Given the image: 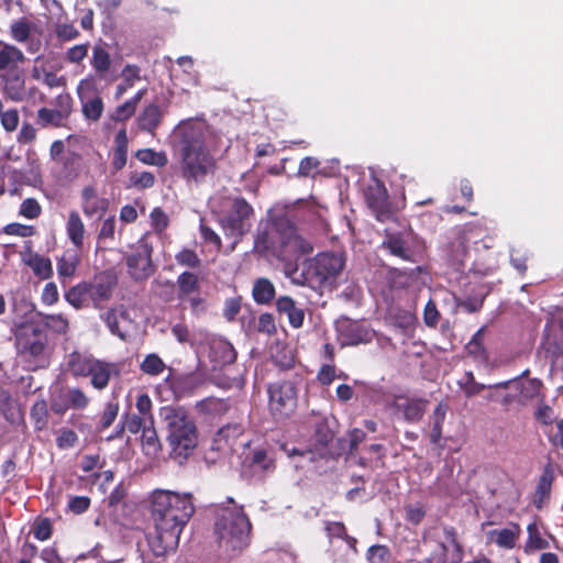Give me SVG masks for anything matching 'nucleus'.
Returning a JSON list of instances; mask_svg holds the SVG:
<instances>
[{
    "instance_id": "48",
    "label": "nucleus",
    "mask_w": 563,
    "mask_h": 563,
    "mask_svg": "<svg viewBox=\"0 0 563 563\" xmlns=\"http://www.w3.org/2000/svg\"><path fill=\"white\" fill-rule=\"evenodd\" d=\"M11 37L19 42L24 43L31 35V25L25 18L14 21L10 26Z\"/></svg>"
},
{
    "instance_id": "46",
    "label": "nucleus",
    "mask_w": 563,
    "mask_h": 563,
    "mask_svg": "<svg viewBox=\"0 0 563 563\" xmlns=\"http://www.w3.org/2000/svg\"><path fill=\"white\" fill-rule=\"evenodd\" d=\"M54 109L60 113L67 121L69 120L74 110V99L69 92H60L53 100Z\"/></svg>"
},
{
    "instance_id": "25",
    "label": "nucleus",
    "mask_w": 563,
    "mask_h": 563,
    "mask_svg": "<svg viewBox=\"0 0 563 563\" xmlns=\"http://www.w3.org/2000/svg\"><path fill=\"white\" fill-rule=\"evenodd\" d=\"M209 357L214 366H225L235 362L236 352L229 341L214 339L210 343Z\"/></svg>"
},
{
    "instance_id": "24",
    "label": "nucleus",
    "mask_w": 563,
    "mask_h": 563,
    "mask_svg": "<svg viewBox=\"0 0 563 563\" xmlns=\"http://www.w3.org/2000/svg\"><path fill=\"white\" fill-rule=\"evenodd\" d=\"M195 409L198 415L213 420L222 418L230 410V402L228 399L207 397L196 402Z\"/></svg>"
},
{
    "instance_id": "28",
    "label": "nucleus",
    "mask_w": 563,
    "mask_h": 563,
    "mask_svg": "<svg viewBox=\"0 0 563 563\" xmlns=\"http://www.w3.org/2000/svg\"><path fill=\"white\" fill-rule=\"evenodd\" d=\"M19 344L24 353L33 357L42 355L47 345V335L37 328H33L30 334L24 333L19 338Z\"/></svg>"
},
{
    "instance_id": "52",
    "label": "nucleus",
    "mask_w": 563,
    "mask_h": 563,
    "mask_svg": "<svg viewBox=\"0 0 563 563\" xmlns=\"http://www.w3.org/2000/svg\"><path fill=\"white\" fill-rule=\"evenodd\" d=\"M252 465L258 466L264 472L274 471L275 460L269 457L266 450L260 449L255 450L251 457Z\"/></svg>"
},
{
    "instance_id": "13",
    "label": "nucleus",
    "mask_w": 563,
    "mask_h": 563,
    "mask_svg": "<svg viewBox=\"0 0 563 563\" xmlns=\"http://www.w3.org/2000/svg\"><path fill=\"white\" fill-rule=\"evenodd\" d=\"M539 354L553 365L563 355V320L550 319L543 331Z\"/></svg>"
},
{
    "instance_id": "45",
    "label": "nucleus",
    "mask_w": 563,
    "mask_h": 563,
    "mask_svg": "<svg viewBox=\"0 0 563 563\" xmlns=\"http://www.w3.org/2000/svg\"><path fill=\"white\" fill-rule=\"evenodd\" d=\"M334 438V432L330 428L327 419L319 420L314 426L313 439L316 443L320 446L324 448L330 442H332Z\"/></svg>"
},
{
    "instance_id": "23",
    "label": "nucleus",
    "mask_w": 563,
    "mask_h": 563,
    "mask_svg": "<svg viewBox=\"0 0 563 563\" xmlns=\"http://www.w3.org/2000/svg\"><path fill=\"white\" fill-rule=\"evenodd\" d=\"M25 60L26 57L19 47L0 41V74L22 67Z\"/></svg>"
},
{
    "instance_id": "20",
    "label": "nucleus",
    "mask_w": 563,
    "mask_h": 563,
    "mask_svg": "<svg viewBox=\"0 0 563 563\" xmlns=\"http://www.w3.org/2000/svg\"><path fill=\"white\" fill-rule=\"evenodd\" d=\"M512 386L517 391V402L526 406L533 400H542L543 383L538 378H529L526 380L510 379Z\"/></svg>"
},
{
    "instance_id": "19",
    "label": "nucleus",
    "mask_w": 563,
    "mask_h": 563,
    "mask_svg": "<svg viewBox=\"0 0 563 563\" xmlns=\"http://www.w3.org/2000/svg\"><path fill=\"white\" fill-rule=\"evenodd\" d=\"M486 325L479 328L465 344L464 351L477 366L487 367L489 365V352L484 343Z\"/></svg>"
},
{
    "instance_id": "38",
    "label": "nucleus",
    "mask_w": 563,
    "mask_h": 563,
    "mask_svg": "<svg viewBox=\"0 0 563 563\" xmlns=\"http://www.w3.org/2000/svg\"><path fill=\"white\" fill-rule=\"evenodd\" d=\"M166 380L177 398L190 394L194 389L195 378L191 374L169 376Z\"/></svg>"
},
{
    "instance_id": "47",
    "label": "nucleus",
    "mask_w": 563,
    "mask_h": 563,
    "mask_svg": "<svg viewBox=\"0 0 563 563\" xmlns=\"http://www.w3.org/2000/svg\"><path fill=\"white\" fill-rule=\"evenodd\" d=\"M147 424L148 419H146L145 417L136 413H125L123 416L121 431H123L126 428L129 432H131L132 434H136L140 431H142Z\"/></svg>"
},
{
    "instance_id": "4",
    "label": "nucleus",
    "mask_w": 563,
    "mask_h": 563,
    "mask_svg": "<svg viewBox=\"0 0 563 563\" xmlns=\"http://www.w3.org/2000/svg\"><path fill=\"white\" fill-rule=\"evenodd\" d=\"M159 419L167 430V441L175 459H186L197 446L198 431L188 411L180 406L159 408Z\"/></svg>"
},
{
    "instance_id": "9",
    "label": "nucleus",
    "mask_w": 563,
    "mask_h": 563,
    "mask_svg": "<svg viewBox=\"0 0 563 563\" xmlns=\"http://www.w3.org/2000/svg\"><path fill=\"white\" fill-rule=\"evenodd\" d=\"M176 288L177 299L183 309L188 305L195 316L203 314L207 311V299L201 295L200 280L196 273L185 271L179 274Z\"/></svg>"
},
{
    "instance_id": "34",
    "label": "nucleus",
    "mask_w": 563,
    "mask_h": 563,
    "mask_svg": "<svg viewBox=\"0 0 563 563\" xmlns=\"http://www.w3.org/2000/svg\"><path fill=\"white\" fill-rule=\"evenodd\" d=\"M67 122L55 109L42 107L36 111L35 123L40 129H59L66 126Z\"/></svg>"
},
{
    "instance_id": "10",
    "label": "nucleus",
    "mask_w": 563,
    "mask_h": 563,
    "mask_svg": "<svg viewBox=\"0 0 563 563\" xmlns=\"http://www.w3.org/2000/svg\"><path fill=\"white\" fill-rule=\"evenodd\" d=\"M76 92L85 120L89 122H98L102 117L104 102L97 76L88 75L82 78L77 85Z\"/></svg>"
},
{
    "instance_id": "33",
    "label": "nucleus",
    "mask_w": 563,
    "mask_h": 563,
    "mask_svg": "<svg viewBox=\"0 0 563 563\" xmlns=\"http://www.w3.org/2000/svg\"><path fill=\"white\" fill-rule=\"evenodd\" d=\"M66 232L69 241L77 249H81L85 239V224L76 210H73L68 214L66 222Z\"/></svg>"
},
{
    "instance_id": "40",
    "label": "nucleus",
    "mask_w": 563,
    "mask_h": 563,
    "mask_svg": "<svg viewBox=\"0 0 563 563\" xmlns=\"http://www.w3.org/2000/svg\"><path fill=\"white\" fill-rule=\"evenodd\" d=\"M165 368L164 361L156 353L147 354L140 364V369L150 376H158Z\"/></svg>"
},
{
    "instance_id": "64",
    "label": "nucleus",
    "mask_w": 563,
    "mask_h": 563,
    "mask_svg": "<svg viewBox=\"0 0 563 563\" xmlns=\"http://www.w3.org/2000/svg\"><path fill=\"white\" fill-rule=\"evenodd\" d=\"M45 325L57 334H65L68 331V321L60 314H52L45 318Z\"/></svg>"
},
{
    "instance_id": "16",
    "label": "nucleus",
    "mask_w": 563,
    "mask_h": 563,
    "mask_svg": "<svg viewBox=\"0 0 563 563\" xmlns=\"http://www.w3.org/2000/svg\"><path fill=\"white\" fill-rule=\"evenodd\" d=\"M0 84L4 96L14 102H21L26 97V74L22 67L0 74Z\"/></svg>"
},
{
    "instance_id": "5",
    "label": "nucleus",
    "mask_w": 563,
    "mask_h": 563,
    "mask_svg": "<svg viewBox=\"0 0 563 563\" xmlns=\"http://www.w3.org/2000/svg\"><path fill=\"white\" fill-rule=\"evenodd\" d=\"M118 286V276L112 271H103L90 280L73 286L65 294V299L76 309L87 307L89 303L96 309H102L112 298Z\"/></svg>"
},
{
    "instance_id": "2",
    "label": "nucleus",
    "mask_w": 563,
    "mask_h": 563,
    "mask_svg": "<svg viewBox=\"0 0 563 563\" xmlns=\"http://www.w3.org/2000/svg\"><path fill=\"white\" fill-rule=\"evenodd\" d=\"M150 512L155 532L147 538L155 556L177 549L180 534L195 512L191 494L154 489L150 495Z\"/></svg>"
},
{
    "instance_id": "57",
    "label": "nucleus",
    "mask_w": 563,
    "mask_h": 563,
    "mask_svg": "<svg viewBox=\"0 0 563 563\" xmlns=\"http://www.w3.org/2000/svg\"><path fill=\"white\" fill-rule=\"evenodd\" d=\"M0 412L10 424H18L23 420V413L13 399L5 407H1Z\"/></svg>"
},
{
    "instance_id": "60",
    "label": "nucleus",
    "mask_w": 563,
    "mask_h": 563,
    "mask_svg": "<svg viewBox=\"0 0 563 563\" xmlns=\"http://www.w3.org/2000/svg\"><path fill=\"white\" fill-rule=\"evenodd\" d=\"M256 330L257 332L266 334L268 336L276 334L277 329L274 316L268 312L262 313L258 317Z\"/></svg>"
},
{
    "instance_id": "44",
    "label": "nucleus",
    "mask_w": 563,
    "mask_h": 563,
    "mask_svg": "<svg viewBox=\"0 0 563 563\" xmlns=\"http://www.w3.org/2000/svg\"><path fill=\"white\" fill-rule=\"evenodd\" d=\"M91 66L102 77L111 66L109 53L104 48L96 46L92 52Z\"/></svg>"
},
{
    "instance_id": "35",
    "label": "nucleus",
    "mask_w": 563,
    "mask_h": 563,
    "mask_svg": "<svg viewBox=\"0 0 563 563\" xmlns=\"http://www.w3.org/2000/svg\"><path fill=\"white\" fill-rule=\"evenodd\" d=\"M275 286L274 284L266 277L257 278L254 282L252 296L256 303L258 305H268L275 298Z\"/></svg>"
},
{
    "instance_id": "41",
    "label": "nucleus",
    "mask_w": 563,
    "mask_h": 563,
    "mask_svg": "<svg viewBox=\"0 0 563 563\" xmlns=\"http://www.w3.org/2000/svg\"><path fill=\"white\" fill-rule=\"evenodd\" d=\"M364 451L371 454V456H360L357 464L362 467H369L373 465V463H383L385 456H386V450L383 444H371L368 446L364 448Z\"/></svg>"
},
{
    "instance_id": "29",
    "label": "nucleus",
    "mask_w": 563,
    "mask_h": 563,
    "mask_svg": "<svg viewBox=\"0 0 563 563\" xmlns=\"http://www.w3.org/2000/svg\"><path fill=\"white\" fill-rule=\"evenodd\" d=\"M113 374H119L117 364L97 360L89 374L90 383L93 388L103 390Z\"/></svg>"
},
{
    "instance_id": "8",
    "label": "nucleus",
    "mask_w": 563,
    "mask_h": 563,
    "mask_svg": "<svg viewBox=\"0 0 563 563\" xmlns=\"http://www.w3.org/2000/svg\"><path fill=\"white\" fill-rule=\"evenodd\" d=\"M302 380L300 374L292 379L278 380L268 384V409L276 419H286L297 407V385Z\"/></svg>"
},
{
    "instance_id": "11",
    "label": "nucleus",
    "mask_w": 563,
    "mask_h": 563,
    "mask_svg": "<svg viewBox=\"0 0 563 563\" xmlns=\"http://www.w3.org/2000/svg\"><path fill=\"white\" fill-rule=\"evenodd\" d=\"M380 247L390 256L410 263L418 262L421 253L420 242L412 232L385 231Z\"/></svg>"
},
{
    "instance_id": "43",
    "label": "nucleus",
    "mask_w": 563,
    "mask_h": 563,
    "mask_svg": "<svg viewBox=\"0 0 563 563\" xmlns=\"http://www.w3.org/2000/svg\"><path fill=\"white\" fill-rule=\"evenodd\" d=\"M141 442L143 449L146 451V454H155L158 452V450L161 449V443L157 432L154 429L153 424L148 423L142 430Z\"/></svg>"
},
{
    "instance_id": "7",
    "label": "nucleus",
    "mask_w": 563,
    "mask_h": 563,
    "mask_svg": "<svg viewBox=\"0 0 563 563\" xmlns=\"http://www.w3.org/2000/svg\"><path fill=\"white\" fill-rule=\"evenodd\" d=\"M227 205L228 208L221 214L219 222L224 235L234 240V246L251 230L254 209L243 197H229Z\"/></svg>"
},
{
    "instance_id": "30",
    "label": "nucleus",
    "mask_w": 563,
    "mask_h": 563,
    "mask_svg": "<svg viewBox=\"0 0 563 563\" xmlns=\"http://www.w3.org/2000/svg\"><path fill=\"white\" fill-rule=\"evenodd\" d=\"M554 465L552 462H548L542 470V474L539 477V481L536 486L534 495V504L537 508H541L543 503L550 498L552 484L554 482Z\"/></svg>"
},
{
    "instance_id": "17",
    "label": "nucleus",
    "mask_w": 563,
    "mask_h": 563,
    "mask_svg": "<svg viewBox=\"0 0 563 563\" xmlns=\"http://www.w3.org/2000/svg\"><path fill=\"white\" fill-rule=\"evenodd\" d=\"M109 208V200L98 195L92 185L85 186L81 190V209L87 218L103 216Z\"/></svg>"
},
{
    "instance_id": "63",
    "label": "nucleus",
    "mask_w": 563,
    "mask_h": 563,
    "mask_svg": "<svg viewBox=\"0 0 563 563\" xmlns=\"http://www.w3.org/2000/svg\"><path fill=\"white\" fill-rule=\"evenodd\" d=\"M544 432L553 446L563 449V420L555 421Z\"/></svg>"
},
{
    "instance_id": "32",
    "label": "nucleus",
    "mask_w": 563,
    "mask_h": 563,
    "mask_svg": "<svg viewBox=\"0 0 563 563\" xmlns=\"http://www.w3.org/2000/svg\"><path fill=\"white\" fill-rule=\"evenodd\" d=\"M97 358L73 352L68 356V368L74 377H88Z\"/></svg>"
},
{
    "instance_id": "15",
    "label": "nucleus",
    "mask_w": 563,
    "mask_h": 563,
    "mask_svg": "<svg viewBox=\"0 0 563 563\" xmlns=\"http://www.w3.org/2000/svg\"><path fill=\"white\" fill-rule=\"evenodd\" d=\"M427 401L421 398H411L406 395L394 396L389 408L395 415L401 413L405 421L418 422L424 415Z\"/></svg>"
},
{
    "instance_id": "27",
    "label": "nucleus",
    "mask_w": 563,
    "mask_h": 563,
    "mask_svg": "<svg viewBox=\"0 0 563 563\" xmlns=\"http://www.w3.org/2000/svg\"><path fill=\"white\" fill-rule=\"evenodd\" d=\"M163 120V111L156 103H150L141 111L137 117V128L151 135L156 134L157 128L161 125Z\"/></svg>"
},
{
    "instance_id": "42",
    "label": "nucleus",
    "mask_w": 563,
    "mask_h": 563,
    "mask_svg": "<svg viewBox=\"0 0 563 563\" xmlns=\"http://www.w3.org/2000/svg\"><path fill=\"white\" fill-rule=\"evenodd\" d=\"M135 157L143 164L163 167L167 164V156L163 152H156L153 148H142L135 152Z\"/></svg>"
},
{
    "instance_id": "18",
    "label": "nucleus",
    "mask_w": 563,
    "mask_h": 563,
    "mask_svg": "<svg viewBox=\"0 0 563 563\" xmlns=\"http://www.w3.org/2000/svg\"><path fill=\"white\" fill-rule=\"evenodd\" d=\"M128 272L135 280L147 278L154 271L151 260V251L144 247L142 251L130 254L126 257Z\"/></svg>"
},
{
    "instance_id": "3",
    "label": "nucleus",
    "mask_w": 563,
    "mask_h": 563,
    "mask_svg": "<svg viewBox=\"0 0 563 563\" xmlns=\"http://www.w3.org/2000/svg\"><path fill=\"white\" fill-rule=\"evenodd\" d=\"M180 144V175L188 184H201L207 177L213 176L218 162L205 142V132L200 124L192 120L179 123L175 131Z\"/></svg>"
},
{
    "instance_id": "61",
    "label": "nucleus",
    "mask_w": 563,
    "mask_h": 563,
    "mask_svg": "<svg viewBox=\"0 0 563 563\" xmlns=\"http://www.w3.org/2000/svg\"><path fill=\"white\" fill-rule=\"evenodd\" d=\"M42 208L36 199L26 198L20 206L19 213L26 219H36L40 217Z\"/></svg>"
},
{
    "instance_id": "49",
    "label": "nucleus",
    "mask_w": 563,
    "mask_h": 563,
    "mask_svg": "<svg viewBox=\"0 0 563 563\" xmlns=\"http://www.w3.org/2000/svg\"><path fill=\"white\" fill-rule=\"evenodd\" d=\"M31 419L36 430H43L47 424V405L44 400L36 401L31 408Z\"/></svg>"
},
{
    "instance_id": "59",
    "label": "nucleus",
    "mask_w": 563,
    "mask_h": 563,
    "mask_svg": "<svg viewBox=\"0 0 563 563\" xmlns=\"http://www.w3.org/2000/svg\"><path fill=\"white\" fill-rule=\"evenodd\" d=\"M54 31L62 42L73 41L79 36V31L73 23H56Z\"/></svg>"
},
{
    "instance_id": "26",
    "label": "nucleus",
    "mask_w": 563,
    "mask_h": 563,
    "mask_svg": "<svg viewBox=\"0 0 563 563\" xmlns=\"http://www.w3.org/2000/svg\"><path fill=\"white\" fill-rule=\"evenodd\" d=\"M521 534L518 523L511 522L508 528L495 529L487 532L488 542H493L503 549H514Z\"/></svg>"
},
{
    "instance_id": "1",
    "label": "nucleus",
    "mask_w": 563,
    "mask_h": 563,
    "mask_svg": "<svg viewBox=\"0 0 563 563\" xmlns=\"http://www.w3.org/2000/svg\"><path fill=\"white\" fill-rule=\"evenodd\" d=\"M254 252L261 257L287 263L286 275L292 283L322 292L331 289L344 267V258L333 252H323L303 263L302 269L290 263L313 252V244L302 236L287 217H276L260 225L254 238Z\"/></svg>"
},
{
    "instance_id": "39",
    "label": "nucleus",
    "mask_w": 563,
    "mask_h": 563,
    "mask_svg": "<svg viewBox=\"0 0 563 563\" xmlns=\"http://www.w3.org/2000/svg\"><path fill=\"white\" fill-rule=\"evenodd\" d=\"M122 77L123 81L115 88V99H120L128 89L134 86L135 81L140 80V67L136 65H126L122 70Z\"/></svg>"
},
{
    "instance_id": "62",
    "label": "nucleus",
    "mask_w": 563,
    "mask_h": 563,
    "mask_svg": "<svg viewBox=\"0 0 563 563\" xmlns=\"http://www.w3.org/2000/svg\"><path fill=\"white\" fill-rule=\"evenodd\" d=\"M67 401L70 408L85 409L89 404V398L79 388H71L67 393Z\"/></svg>"
},
{
    "instance_id": "6",
    "label": "nucleus",
    "mask_w": 563,
    "mask_h": 563,
    "mask_svg": "<svg viewBox=\"0 0 563 563\" xmlns=\"http://www.w3.org/2000/svg\"><path fill=\"white\" fill-rule=\"evenodd\" d=\"M251 522L242 507L222 509L214 525L220 548L235 555L247 545Z\"/></svg>"
},
{
    "instance_id": "36",
    "label": "nucleus",
    "mask_w": 563,
    "mask_h": 563,
    "mask_svg": "<svg viewBox=\"0 0 563 563\" xmlns=\"http://www.w3.org/2000/svg\"><path fill=\"white\" fill-rule=\"evenodd\" d=\"M146 89L143 88L139 90L131 99L126 100L124 103L118 106L113 113L111 114V119L113 121H126L132 118L136 111V108L145 96Z\"/></svg>"
},
{
    "instance_id": "58",
    "label": "nucleus",
    "mask_w": 563,
    "mask_h": 563,
    "mask_svg": "<svg viewBox=\"0 0 563 563\" xmlns=\"http://www.w3.org/2000/svg\"><path fill=\"white\" fill-rule=\"evenodd\" d=\"M441 314L433 299H429L423 309V322L428 328H435Z\"/></svg>"
},
{
    "instance_id": "37",
    "label": "nucleus",
    "mask_w": 563,
    "mask_h": 563,
    "mask_svg": "<svg viewBox=\"0 0 563 563\" xmlns=\"http://www.w3.org/2000/svg\"><path fill=\"white\" fill-rule=\"evenodd\" d=\"M446 412H448V405H445L443 402H439L435 406V408L430 417L431 430H430L429 438H430V442L432 444L440 443V440L442 438V428H443V423H444V420L446 417Z\"/></svg>"
},
{
    "instance_id": "12",
    "label": "nucleus",
    "mask_w": 563,
    "mask_h": 563,
    "mask_svg": "<svg viewBox=\"0 0 563 563\" xmlns=\"http://www.w3.org/2000/svg\"><path fill=\"white\" fill-rule=\"evenodd\" d=\"M443 539L437 542L432 554L420 563H462L464 549L459 540V532L453 526H442Z\"/></svg>"
},
{
    "instance_id": "56",
    "label": "nucleus",
    "mask_w": 563,
    "mask_h": 563,
    "mask_svg": "<svg viewBox=\"0 0 563 563\" xmlns=\"http://www.w3.org/2000/svg\"><path fill=\"white\" fill-rule=\"evenodd\" d=\"M475 228L474 227H465L462 230L459 231L455 240L452 242V246L454 247L457 245V260L461 261V257H463L467 253V243L470 235L473 234Z\"/></svg>"
},
{
    "instance_id": "14",
    "label": "nucleus",
    "mask_w": 563,
    "mask_h": 563,
    "mask_svg": "<svg viewBox=\"0 0 563 563\" xmlns=\"http://www.w3.org/2000/svg\"><path fill=\"white\" fill-rule=\"evenodd\" d=\"M336 330L343 346L369 343L374 336L364 323L349 318L339 320Z\"/></svg>"
},
{
    "instance_id": "31",
    "label": "nucleus",
    "mask_w": 563,
    "mask_h": 563,
    "mask_svg": "<svg viewBox=\"0 0 563 563\" xmlns=\"http://www.w3.org/2000/svg\"><path fill=\"white\" fill-rule=\"evenodd\" d=\"M276 309L279 313L286 314L289 324L299 329L303 324L305 312L296 306L295 300L289 296H282L276 300Z\"/></svg>"
},
{
    "instance_id": "54",
    "label": "nucleus",
    "mask_w": 563,
    "mask_h": 563,
    "mask_svg": "<svg viewBox=\"0 0 563 563\" xmlns=\"http://www.w3.org/2000/svg\"><path fill=\"white\" fill-rule=\"evenodd\" d=\"M78 442L77 433L68 428H62L57 432L56 445L60 450L74 448Z\"/></svg>"
},
{
    "instance_id": "55",
    "label": "nucleus",
    "mask_w": 563,
    "mask_h": 563,
    "mask_svg": "<svg viewBox=\"0 0 563 563\" xmlns=\"http://www.w3.org/2000/svg\"><path fill=\"white\" fill-rule=\"evenodd\" d=\"M130 184L140 189L151 188L155 184V176L151 172H134L130 175Z\"/></svg>"
},
{
    "instance_id": "50",
    "label": "nucleus",
    "mask_w": 563,
    "mask_h": 563,
    "mask_svg": "<svg viewBox=\"0 0 563 563\" xmlns=\"http://www.w3.org/2000/svg\"><path fill=\"white\" fill-rule=\"evenodd\" d=\"M0 122L3 130L8 133L14 132L20 123V114L16 108L2 110L0 114Z\"/></svg>"
},
{
    "instance_id": "53",
    "label": "nucleus",
    "mask_w": 563,
    "mask_h": 563,
    "mask_svg": "<svg viewBox=\"0 0 563 563\" xmlns=\"http://www.w3.org/2000/svg\"><path fill=\"white\" fill-rule=\"evenodd\" d=\"M390 556V550L383 544L372 545L366 554L368 563H387Z\"/></svg>"
},
{
    "instance_id": "21",
    "label": "nucleus",
    "mask_w": 563,
    "mask_h": 563,
    "mask_svg": "<svg viewBox=\"0 0 563 563\" xmlns=\"http://www.w3.org/2000/svg\"><path fill=\"white\" fill-rule=\"evenodd\" d=\"M368 207L375 212L378 221L385 222L393 217L390 202L388 200L387 190L384 186H377L371 189L366 195Z\"/></svg>"
},
{
    "instance_id": "22",
    "label": "nucleus",
    "mask_w": 563,
    "mask_h": 563,
    "mask_svg": "<svg viewBox=\"0 0 563 563\" xmlns=\"http://www.w3.org/2000/svg\"><path fill=\"white\" fill-rule=\"evenodd\" d=\"M511 380L499 382L492 385H485L476 382L474 373L472 371H467L464 373L463 377L457 380V386L463 391L466 398H472L479 395L485 389H508L510 387Z\"/></svg>"
},
{
    "instance_id": "51",
    "label": "nucleus",
    "mask_w": 563,
    "mask_h": 563,
    "mask_svg": "<svg viewBox=\"0 0 563 563\" xmlns=\"http://www.w3.org/2000/svg\"><path fill=\"white\" fill-rule=\"evenodd\" d=\"M175 260L178 265L188 268H199L201 266V260L191 249H183L175 255Z\"/></svg>"
}]
</instances>
